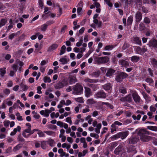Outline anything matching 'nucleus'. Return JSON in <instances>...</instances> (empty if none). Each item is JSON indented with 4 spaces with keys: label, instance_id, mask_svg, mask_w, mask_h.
I'll use <instances>...</instances> for the list:
<instances>
[{
    "label": "nucleus",
    "instance_id": "21",
    "mask_svg": "<svg viewBox=\"0 0 157 157\" xmlns=\"http://www.w3.org/2000/svg\"><path fill=\"white\" fill-rule=\"evenodd\" d=\"M102 87L105 90L107 91L111 90L112 88V86L110 83H109L103 85Z\"/></svg>",
    "mask_w": 157,
    "mask_h": 157
},
{
    "label": "nucleus",
    "instance_id": "35",
    "mask_svg": "<svg viewBox=\"0 0 157 157\" xmlns=\"http://www.w3.org/2000/svg\"><path fill=\"white\" fill-rule=\"evenodd\" d=\"M22 145L19 144L14 147L13 149V151L14 152H16L19 150L22 147Z\"/></svg>",
    "mask_w": 157,
    "mask_h": 157
},
{
    "label": "nucleus",
    "instance_id": "26",
    "mask_svg": "<svg viewBox=\"0 0 157 157\" xmlns=\"http://www.w3.org/2000/svg\"><path fill=\"white\" fill-rule=\"evenodd\" d=\"M145 81L149 83V85L153 86L154 85V81L153 79L150 77H147L145 79Z\"/></svg>",
    "mask_w": 157,
    "mask_h": 157
},
{
    "label": "nucleus",
    "instance_id": "25",
    "mask_svg": "<svg viewBox=\"0 0 157 157\" xmlns=\"http://www.w3.org/2000/svg\"><path fill=\"white\" fill-rule=\"evenodd\" d=\"M118 142H114L110 143L109 146V148L112 150L118 145Z\"/></svg>",
    "mask_w": 157,
    "mask_h": 157
},
{
    "label": "nucleus",
    "instance_id": "54",
    "mask_svg": "<svg viewBox=\"0 0 157 157\" xmlns=\"http://www.w3.org/2000/svg\"><path fill=\"white\" fill-rule=\"evenodd\" d=\"M104 2L109 6L111 7L113 6V4L110 0H104Z\"/></svg>",
    "mask_w": 157,
    "mask_h": 157
},
{
    "label": "nucleus",
    "instance_id": "13",
    "mask_svg": "<svg viewBox=\"0 0 157 157\" xmlns=\"http://www.w3.org/2000/svg\"><path fill=\"white\" fill-rule=\"evenodd\" d=\"M150 64L155 69H157V60L155 58L150 59Z\"/></svg>",
    "mask_w": 157,
    "mask_h": 157
},
{
    "label": "nucleus",
    "instance_id": "41",
    "mask_svg": "<svg viewBox=\"0 0 157 157\" xmlns=\"http://www.w3.org/2000/svg\"><path fill=\"white\" fill-rule=\"evenodd\" d=\"M98 16V14H96L94 15L93 17V22L95 24L97 25L98 24V20L97 19Z\"/></svg>",
    "mask_w": 157,
    "mask_h": 157
},
{
    "label": "nucleus",
    "instance_id": "17",
    "mask_svg": "<svg viewBox=\"0 0 157 157\" xmlns=\"http://www.w3.org/2000/svg\"><path fill=\"white\" fill-rule=\"evenodd\" d=\"M149 46L155 49L157 48V40L154 39L149 42Z\"/></svg>",
    "mask_w": 157,
    "mask_h": 157
},
{
    "label": "nucleus",
    "instance_id": "62",
    "mask_svg": "<svg viewBox=\"0 0 157 157\" xmlns=\"http://www.w3.org/2000/svg\"><path fill=\"white\" fill-rule=\"evenodd\" d=\"M142 54H144L147 51V49L146 46H144L143 47L141 48Z\"/></svg>",
    "mask_w": 157,
    "mask_h": 157
},
{
    "label": "nucleus",
    "instance_id": "27",
    "mask_svg": "<svg viewBox=\"0 0 157 157\" xmlns=\"http://www.w3.org/2000/svg\"><path fill=\"white\" fill-rule=\"evenodd\" d=\"M106 97V94L103 90H101L99 92V98H105Z\"/></svg>",
    "mask_w": 157,
    "mask_h": 157
},
{
    "label": "nucleus",
    "instance_id": "30",
    "mask_svg": "<svg viewBox=\"0 0 157 157\" xmlns=\"http://www.w3.org/2000/svg\"><path fill=\"white\" fill-rule=\"evenodd\" d=\"M95 7L97 8L96 11L97 13H98V2H94L93 4L90 6V8L91 9H92L94 8Z\"/></svg>",
    "mask_w": 157,
    "mask_h": 157
},
{
    "label": "nucleus",
    "instance_id": "22",
    "mask_svg": "<svg viewBox=\"0 0 157 157\" xmlns=\"http://www.w3.org/2000/svg\"><path fill=\"white\" fill-rule=\"evenodd\" d=\"M133 18L132 15H130L128 17L127 24V26H128L132 25L133 21Z\"/></svg>",
    "mask_w": 157,
    "mask_h": 157
},
{
    "label": "nucleus",
    "instance_id": "52",
    "mask_svg": "<svg viewBox=\"0 0 157 157\" xmlns=\"http://www.w3.org/2000/svg\"><path fill=\"white\" fill-rule=\"evenodd\" d=\"M129 46V45L128 44L125 42L122 46V49L123 50H125L126 49L128 48Z\"/></svg>",
    "mask_w": 157,
    "mask_h": 157
},
{
    "label": "nucleus",
    "instance_id": "58",
    "mask_svg": "<svg viewBox=\"0 0 157 157\" xmlns=\"http://www.w3.org/2000/svg\"><path fill=\"white\" fill-rule=\"evenodd\" d=\"M136 50L138 54L142 55L141 49V48L140 47H136Z\"/></svg>",
    "mask_w": 157,
    "mask_h": 157
},
{
    "label": "nucleus",
    "instance_id": "40",
    "mask_svg": "<svg viewBox=\"0 0 157 157\" xmlns=\"http://www.w3.org/2000/svg\"><path fill=\"white\" fill-rule=\"evenodd\" d=\"M47 141H43L41 142V148L43 149H45L46 148V146Z\"/></svg>",
    "mask_w": 157,
    "mask_h": 157
},
{
    "label": "nucleus",
    "instance_id": "51",
    "mask_svg": "<svg viewBox=\"0 0 157 157\" xmlns=\"http://www.w3.org/2000/svg\"><path fill=\"white\" fill-rule=\"evenodd\" d=\"M47 127L49 129H56L57 128L56 125L51 124H50L48 125Z\"/></svg>",
    "mask_w": 157,
    "mask_h": 157
},
{
    "label": "nucleus",
    "instance_id": "16",
    "mask_svg": "<svg viewBox=\"0 0 157 157\" xmlns=\"http://www.w3.org/2000/svg\"><path fill=\"white\" fill-rule=\"evenodd\" d=\"M139 140V139L137 137H131L128 140L129 144H135Z\"/></svg>",
    "mask_w": 157,
    "mask_h": 157
},
{
    "label": "nucleus",
    "instance_id": "36",
    "mask_svg": "<svg viewBox=\"0 0 157 157\" xmlns=\"http://www.w3.org/2000/svg\"><path fill=\"white\" fill-rule=\"evenodd\" d=\"M119 92L124 94H126L127 92L126 89L124 87L120 88L119 89Z\"/></svg>",
    "mask_w": 157,
    "mask_h": 157
},
{
    "label": "nucleus",
    "instance_id": "59",
    "mask_svg": "<svg viewBox=\"0 0 157 157\" xmlns=\"http://www.w3.org/2000/svg\"><path fill=\"white\" fill-rule=\"evenodd\" d=\"M10 90L8 89H5L3 90V92L5 94L8 95L10 93Z\"/></svg>",
    "mask_w": 157,
    "mask_h": 157
},
{
    "label": "nucleus",
    "instance_id": "14",
    "mask_svg": "<svg viewBox=\"0 0 157 157\" xmlns=\"http://www.w3.org/2000/svg\"><path fill=\"white\" fill-rule=\"evenodd\" d=\"M142 15L141 12L138 11L135 15V21L136 22H139L142 20Z\"/></svg>",
    "mask_w": 157,
    "mask_h": 157
},
{
    "label": "nucleus",
    "instance_id": "53",
    "mask_svg": "<svg viewBox=\"0 0 157 157\" xmlns=\"http://www.w3.org/2000/svg\"><path fill=\"white\" fill-rule=\"evenodd\" d=\"M37 134L39 136V137H44L45 136V134L44 132L40 130L39 131Z\"/></svg>",
    "mask_w": 157,
    "mask_h": 157
},
{
    "label": "nucleus",
    "instance_id": "61",
    "mask_svg": "<svg viewBox=\"0 0 157 157\" xmlns=\"http://www.w3.org/2000/svg\"><path fill=\"white\" fill-rule=\"evenodd\" d=\"M21 129V128L20 126H18L17 128H15L14 129L13 132H14V133H16L17 131L19 132H20Z\"/></svg>",
    "mask_w": 157,
    "mask_h": 157
},
{
    "label": "nucleus",
    "instance_id": "10",
    "mask_svg": "<svg viewBox=\"0 0 157 157\" xmlns=\"http://www.w3.org/2000/svg\"><path fill=\"white\" fill-rule=\"evenodd\" d=\"M132 97L134 101L136 103H140L141 100L140 96L136 92L133 93L132 94Z\"/></svg>",
    "mask_w": 157,
    "mask_h": 157
},
{
    "label": "nucleus",
    "instance_id": "45",
    "mask_svg": "<svg viewBox=\"0 0 157 157\" xmlns=\"http://www.w3.org/2000/svg\"><path fill=\"white\" fill-rule=\"evenodd\" d=\"M84 81L86 82H89L90 83H96L97 81L96 80L94 79H90L89 78H87L85 79Z\"/></svg>",
    "mask_w": 157,
    "mask_h": 157
},
{
    "label": "nucleus",
    "instance_id": "8",
    "mask_svg": "<svg viewBox=\"0 0 157 157\" xmlns=\"http://www.w3.org/2000/svg\"><path fill=\"white\" fill-rule=\"evenodd\" d=\"M120 100L122 102L131 103L132 101V96L131 94H129L125 97L121 98Z\"/></svg>",
    "mask_w": 157,
    "mask_h": 157
},
{
    "label": "nucleus",
    "instance_id": "3",
    "mask_svg": "<svg viewBox=\"0 0 157 157\" xmlns=\"http://www.w3.org/2000/svg\"><path fill=\"white\" fill-rule=\"evenodd\" d=\"M128 77V74L125 72H120L116 76L115 80L117 82L121 83L123 81V79H125Z\"/></svg>",
    "mask_w": 157,
    "mask_h": 157
},
{
    "label": "nucleus",
    "instance_id": "39",
    "mask_svg": "<svg viewBox=\"0 0 157 157\" xmlns=\"http://www.w3.org/2000/svg\"><path fill=\"white\" fill-rule=\"evenodd\" d=\"M119 135L118 134V133H117L116 134L112 136L110 138L111 140H116L118 138H119Z\"/></svg>",
    "mask_w": 157,
    "mask_h": 157
},
{
    "label": "nucleus",
    "instance_id": "6",
    "mask_svg": "<svg viewBox=\"0 0 157 157\" xmlns=\"http://www.w3.org/2000/svg\"><path fill=\"white\" fill-rule=\"evenodd\" d=\"M105 105L110 109L113 108V106L109 102H104L101 101H99V109L103 110L105 109V107L103 105Z\"/></svg>",
    "mask_w": 157,
    "mask_h": 157
},
{
    "label": "nucleus",
    "instance_id": "15",
    "mask_svg": "<svg viewBox=\"0 0 157 157\" xmlns=\"http://www.w3.org/2000/svg\"><path fill=\"white\" fill-rule=\"evenodd\" d=\"M109 58L108 56L99 57V63H107L109 61Z\"/></svg>",
    "mask_w": 157,
    "mask_h": 157
},
{
    "label": "nucleus",
    "instance_id": "60",
    "mask_svg": "<svg viewBox=\"0 0 157 157\" xmlns=\"http://www.w3.org/2000/svg\"><path fill=\"white\" fill-rule=\"evenodd\" d=\"M139 27L140 30H143L145 28L144 25L142 23H140L139 25Z\"/></svg>",
    "mask_w": 157,
    "mask_h": 157
},
{
    "label": "nucleus",
    "instance_id": "57",
    "mask_svg": "<svg viewBox=\"0 0 157 157\" xmlns=\"http://www.w3.org/2000/svg\"><path fill=\"white\" fill-rule=\"evenodd\" d=\"M44 82H45L50 83L51 82V80L49 77H48L45 76L44 78Z\"/></svg>",
    "mask_w": 157,
    "mask_h": 157
},
{
    "label": "nucleus",
    "instance_id": "43",
    "mask_svg": "<svg viewBox=\"0 0 157 157\" xmlns=\"http://www.w3.org/2000/svg\"><path fill=\"white\" fill-rule=\"evenodd\" d=\"M82 50L80 51V53H83V52H84L86 50L85 48L87 46V44L85 43H84L82 44Z\"/></svg>",
    "mask_w": 157,
    "mask_h": 157
},
{
    "label": "nucleus",
    "instance_id": "24",
    "mask_svg": "<svg viewBox=\"0 0 157 157\" xmlns=\"http://www.w3.org/2000/svg\"><path fill=\"white\" fill-rule=\"evenodd\" d=\"M144 98L145 99L147 103H148L151 101V98L146 93L143 94Z\"/></svg>",
    "mask_w": 157,
    "mask_h": 157
},
{
    "label": "nucleus",
    "instance_id": "5",
    "mask_svg": "<svg viewBox=\"0 0 157 157\" xmlns=\"http://www.w3.org/2000/svg\"><path fill=\"white\" fill-rule=\"evenodd\" d=\"M122 125V124L118 121H114L111 125V132L113 133L114 132L116 131L118 128V126H120Z\"/></svg>",
    "mask_w": 157,
    "mask_h": 157
},
{
    "label": "nucleus",
    "instance_id": "44",
    "mask_svg": "<svg viewBox=\"0 0 157 157\" xmlns=\"http://www.w3.org/2000/svg\"><path fill=\"white\" fill-rule=\"evenodd\" d=\"M47 25L46 24H44L41 26V30L43 31H45L48 27Z\"/></svg>",
    "mask_w": 157,
    "mask_h": 157
},
{
    "label": "nucleus",
    "instance_id": "48",
    "mask_svg": "<svg viewBox=\"0 0 157 157\" xmlns=\"http://www.w3.org/2000/svg\"><path fill=\"white\" fill-rule=\"evenodd\" d=\"M144 22L145 24H149L150 23L151 20L148 17H146L144 19Z\"/></svg>",
    "mask_w": 157,
    "mask_h": 157
},
{
    "label": "nucleus",
    "instance_id": "47",
    "mask_svg": "<svg viewBox=\"0 0 157 157\" xmlns=\"http://www.w3.org/2000/svg\"><path fill=\"white\" fill-rule=\"evenodd\" d=\"M17 139L19 141L21 142H25V139L21 136V134L19 135L17 137Z\"/></svg>",
    "mask_w": 157,
    "mask_h": 157
},
{
    "label": "nucleus",
    "instance_id": "56",
    "mask_svg": "<svg viewBox=\"0 0 157 157\" xmlns=\"http://www.w3.org/2000/svg\"><path fill=\"white\" fill-rule=\"evenodd\" d=\"M97 121H94L93 123V125L94 127H95L96 125L97 128L96 130V133H98V125H97Z\"/></svg>",
    "mask_w": 157,
    "mask_h": 157
},
{
    "label": "nucleus",
    "instance_id": "18",
    "mask_svg": "<svg viewBox=\"0 0 157 157\" xmlns=\"http://www.w3.org/2000/svg\"><path fill=\"white\" fill-rule=\"evenodd\" d=\"M58 46V45L56 44H54L50 46L48 49L47 51L51 52L56 49Z\"/></svg>",
    "mask_w": 157,
    "mask_h": 157
},
{
    "label": "nucleus",
    "instance_id": "12",
    "mask_svg": "<svg viewBox=\"0 0 157 157\" xmlns=\"http://www.w3.org/2000/svg\"><path fill=\"white\" fill-rule=\"evenodd\" d=\"M115 71L116 70L113 68H108L106 73V76L111 78L113 76Z\"/></svg>",
    "mask_w": 157,
    "mask_h": 157
},
{
    "label": "nucleus",
    "instance_id": "42",
    "mask_svg": "<svg viewBox=\"0 0 157 157\" xmlns=\"http://www.w3.org/2000/svg\"><path fill=\"white\" fill-rule=\"evenodd\" d=\"M17 62H16L14 64H13L12 67L13 69V71L14 72H16L17 70L18 67L17 66Z\"/></svg>",
    "mask_w": 157,
    "mask_h": 157
},
{
    "label": "nucleus",
    "instance_id": "38",
    "mask_svg": "<svg viewBox=\"0 0 157 157\" xmlns=\"http://www.w3.org/2000/svg\"><path fill=\"white\" fill-rule=\"evenodd\" d=\"M115 47L114 46L112 45H107L104 48V50H112Z\"/></svg>",
    "mask_w": 157,
    "mask_h": 157
},
{
    "label": "nucleus",
    "instance_id": "63",
    "mask_svg": "<svg viewBox=\"0 0 157 157\" xmlns=\"http://www.w3.org/2000/svg\"><path fill=\"white\" fill-rule=\"evenodd\" d=\"M66 121L67 122L69 123L70 125L72 124V122L71 117H68L66 119Z\"/></svg>",
    "mask_w": 157,
    "mask_h": 157
},
{
    "label": "nucleus",
    "instance_id": "4",
    "mask_svg": "<svg viewBox=\"0 0 157 157\" xmlns=\"http://www.w3.org/2000/svg\"><path fill=\"white\" fill-rule=\"evenodd\" d=\"M123 152H125V153L126 152L128 153L132 152L133 154H135L137 152L135 146L131 145L124 146L123 148Z\"/></svg>",
    "mask_w": 157,
    "mask_h": 157
},
{
    "label": "nucleus",
    "instance_id": "29",
    "mask_svg": "<svg viewBox=\"0 0 157 157\" xmlns=\"http://www.w3.org/2000/svg\"><path fill=\"white\" fill-rule=\"evenodd\" d=\"M134 41L136 44L139 45L140 46H141V41L140 38L138 37H135L134 38Z\"/></svg>",
    "mask_w": 157,
    "mask_h": 157
},
{
    "label": "nucleus",
    "instance_id": "64",
    "mask_svg": "<svg viewBox=\"0 0 157 157\" xmlns=\"http://www.w3.org/2000/svg\"><path fill=\"white\" fill-rule=\"evenodd\" d=\"M17 35V33H16L15 34H14V33H12L9 36V38L11 40H12L14 38V36Z\"/></svg>",
    "mask_w": 157,
    "mask_h": 157
},
{
    "label": "nucleus",
    "instance_id": "55",
    "mask_svg": "<svg viewBox=\"0 0 157 157\" xmlns=\"http://www.w3.org/2000/svg\"><path fill=\"white\" fill-rule=\"evenodd\" d=\"M147 71H148V72L149 75L151 76V77H154V74H153V71L151 70V68H149L147 69Z\"/></svg>",
    "mask_w": 157,
    "mask_h": 157
},
{
    "label": "nucleus",
    "instance_id": "11",
    "mask_svg": "<svg viewBox=\"0 0 157 157\" xmlns=\"http://www.w3.org/2000/svg\"><path fill=\"white\" fill-rule=\"evenodd\" d=\"M69 83L70 84H73L77 82L76 75H69Z\"/></svg>",
    "mask_w": 157,
    "mask_h": 157
},
{
    "label": "nucleus",
    "instance_id": "2",
    "mask_svg": "<svg viewBox=\"0 0 157 157\" xmlns=\"http://www.w3.org/2000/svg\"><path fill=\"white\" fill-rule=\"evenodd\" d=\"M72 94L76 95L81 94L83 93L82 86L79 83H76L74 85L72 88Z\"/></svg>",
    "mask_w": 157,
    "mask_h": 157
},
{
    "label": "nucleus",
    "instance_id": "46",
    "mask_svg": "<svg viewBox=\"0 0 157 157\" xmlns=\"http://www.w3.org/2000/svg\"><path fill=\"white\" fill-rule=\"evenodd\" d=\"M48 144L50 146L52 147L54 146L53 144L54 143V141L52 139H49L48 141Z\"/></svg>",
    "mask_w": 157,
    "mask_h": 157
},
{
    "label": "nucleus",
    "instance_id": "34",
    "mask_svg": "<svg viewBox=\"0 0 157 157\" xmlns=\"http://www.w3.org/2000/svg\"><path fill=\"white\" fill-rule=\"evenodd\" d=\"M147 128L154 131H157V126H148L147 127Z\"/></svg>",
    "mask_w": 157,
    "mask_h": 157
},
{
    "label": "nucleus",
    "instance_id": "37",
    "mask_svg": "<svg viewBox=\"0 0 157 157\" xmlns=\"http://www.w3.org/2000/svg\"><path fill=\"white\" fill-rule=\"evenodd\" d=\"M66 47L64 45H63L61 48L59 55H61L64 53L66 52Z\"/></svg>",
    "mask_w": 157,
    "mask_h": 157
},
{
    "label": "nucleus",
    "instance_id": "1",
    "mask_svg": "<svg viewBox=\"0 0 157 157\" xmlns=\"http://www.w3.org/2000/svg\"><path fill=\"white\" fill-rule=\"evenodd\" d=\"M138 135L140 136L141 141L144 142H147L149 140L150 136L147 135H149V132L145 129H140L137 132Z\"/></svg>",
    "mask_w": 157,
    "mask_h": 157
},
{
    "label": "nucleus",
    "instance_id": "19",
    "mask_svg": "<svg viewBox=\"0 0 157 157\" xmlns=\"http://www.w3.org/2000/svg\"><path fill=\"white\" fill-rule=\"evenodd\" d=\"M85 96L88 98L91 95V91L90 89L88 87H85Z\"/></svg>",
    "mask_w": 157,
    "mask_h": 157
},
{
    "label": "nucleus",
    "instance_id": "31",
    "mask_svg": "<svg viewBox=\"0 0 157 157\" xmlns=\"http://www.w3.org/2000/svg\"><path fill=\"white\" fill-rule=\"evenodd\" d=\"M7 20L4 18L2 19L0 21V28L4 25L7 23Z\"/></svg>",
    "mask_w": 157,
    "mask_h": 157
},
{
    "label": "nucleus",
    "instance_id": "23",
    "mask_svg": "<svg viewBox=\"0 0 157 157\" xmlns=\"http://www.w3.org/2000/svg\"><path fill=\"white\" fill-rule=\"evenodd\" d=\"M119 63L125 67H127L129 66L128 62L124 59H122L119 61Z\"/></svg>",
    "mask_w": 157,
    "mask_h": 157
},
{
    "label": "nucleus",
    "instance_id": "7",
    "mask_svg": "<svg viewBox=\"0 0 157 157\" xmlns=\"http://www.w3.org/2000/svg\"><path fill=\"white\" fill-rule=\"evenodd\" d=\"M124 146L123 144H120L115 150L114 153L116 155H119L122 153H125L123 152V148Z\"/></svg>",
    "mask_w": 157,
    "mask_h": 157
},
{
    "label": "nucleus",
    "instance_id": "50",
    "mask_svg": "<svg viewBox=\"0 0 157 157\" xmlns=\"http://www.w3.org/2000/svg\"><path fill=\"white\" fill-rule=\"evenodd\" d=\"M20 86L22 89V90L24 91L25 90H27L28 89V86L26 85H24L22 83H21L20 84Z\"/></svg>",
    "mask_w": 157,
    "mask_h": 157
},
{
    "label": "nucleus",
    "instance_id": "20",
    "mask_svg": "<svg viewBox=\"0 0 157 157\" xmlns=\"http://www.w3.org/2000/svg\"><path fill=\"white\" fill-rule=\"evenodd\" d=\"M119 138H121L122 139L125 138L128 136L127 132H122L118 133Z\"/></svg>",
    "mask_w": 157,
    "mask_h": 157
},
{
    "label": "nucleus",
    "instance_id": "49",
    "mask_svg": "<svg viewBox=\"0 0 157 157\" xmlns=\"http://www.w3.org/2000/svg\"><path fill=\"white\" fill-rule=\"evenodd\" d=\"M75 100L81 103H83L84 102V100L82 97L76 98Z\"/></svg>",
    "mask_w": 157,
    "mask_h": 157
},
{
    "label": "nucleus",
    "instance_id": "28",
    "mask_svg": "<svg viewBox=\"0 0 157 157\" xmlns=\"http://www.w3.org/2000/svg\"><path fill=\"white\" fill-rule=\"evenodd\" d=\"M140 59V57L136 56H133L131 57V61L133 62L136 63Z\"/></svg>",
    "mask_w": 157,
    "mask_h": 157
},
{
    "label": "nucleus",
    "instance_id": "9",
    "mask_svg": "<svg viewBox=\"0 0 157 157\" xmlns=\"http://www.w3.org/2000/svg\"><path fill=\"white\" fill-rule=\"evenodd\" d=\"M68 85V83L66 81H63L61 82H59L56 84L55 86L56 89H59L63 88L65 86Z\"/></svg>",
    "mask_w": 157,
    "mask_h": 157
},
{
    "label": "nucleus",
    "instance_id": "32",
    "mask_svg": "<svg viewBox=\"0 0 157 157\" xmlns=\"http://www.w3.org/2000/svg\"><path fill=\"white\" fill-rule=\"evenodd\" d=\"M6 68L5 67H3L2 68H0V75L2 77H3L5 74L6 73Z\"/></svg>",
    "mask_w": 157,
    "mask_h": 157
},
{
    "label": "nucleus",
    "instance_id": "33",
    "mask_svg": "<svg viewBox=\"0 0 157 157\" xmlns=\"http://www.w3.org/2000/svg\"><path fill=\"white\" fill-rule=\"evenodd\" d=\"M59 61L61 62L63 64H65L67 63L68 60L66 58H62L59 59Z\"/></svg>",
    "mask_w": 157,
    "mask_h": 157
}]
</instances>
